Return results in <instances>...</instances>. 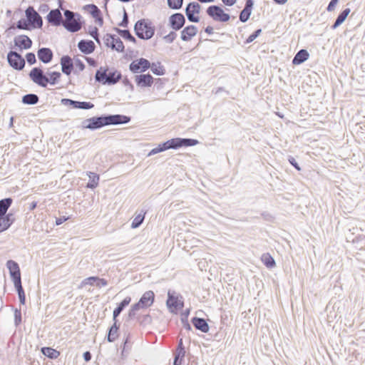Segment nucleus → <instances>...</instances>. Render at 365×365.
<instances>
[{
    "mask_svg": "<svg viewBox=\"0 0 365 365\" xmlns=\"http://www.w3.org/2000/svg\"><path fill=\"white\" fill-rule=\"evenodd\" d=\"M168 150L166 143L164 142L161 144H159L156 148L152 149L149 153L148 154V156H151L153 155H155L157 153H159L163 151H165Z\"/></svg>",
    "mask_w": 365,
    "mask_h": 365,
    "instance_id": "obj_41",
    "label": "nucleus"
},
{
    "mask_svg": "<svg viewBox=\"0 0 365 365\" xmlns=\"http://www.w3.org/2000/svg\"><path fill=\"white\" fill-rule=\"evenodd\" d=\"M113 324L108 329L106 336L108 342H113L118 336L119 326L117 325V322L113 321Z\"/></svg>",
    "mask_w": 365,
    "mask_h": 365,
    "instance_id": "obj_27",
    "label": "nucleus"
},
{
    "mask_svg": "<svg viewBox=\"0 0 365 365\" xmlns=\"http://www.w3.org/2000/svg\"><path fill=\"white\" fill-rule=\"evenodd\" d=\"M198 143V140L192 138H182V147L194 146Z\"/></svg>",
    "mask_w": 365,
    "mask_h": 365,
    "instance_id": "obj_47",
    "label": "nucleus"
},
{
    "mask_svg": "<svg viewBox=\"0 0 365 365\" xmlns=\"http://www.w3.org/2000/svg\"><path fill=\"white\" fill-rule=\"evenodd\" d=\"M64 16L65 20L62 25L67 31L75 33L81 29V16L79 14L66 9Z\"/></svg>",
    "mask_w": 365,
    "mask_h": 365,
    "instance_id": "obj_5",
    "label": "nucleus"
},
{
    "mask_svg": "<svg viewBox=\"0 0 365 365\" xmlns=\"http://www.w3.org/2000/svg\"><path fill=\"white\" fill-rule=\"evenodd\" d=\"M261 260L263 262V264L269 269H272L276 265L274 259L268 252L264 253L262 255Z\"/></svg>",
    "mask_w": 365,
    "mask_h": 365,
    "instance_id": "obj_31",
    "label": "nucleus"
},
{
    "mask_svg": "<svg viewBox=\"0 0 365 365\" xmlns=\"http://www.w3.org/2000/svg\"><path fill=\"white\" fill-rule=\"evenodd\" d=\"M115 31L124 39L135 43V38L130 34L129 30L115 28Z\"/></svg>",
    "mask_w": 365,
    "mask_h": 365,
    "instance_id": "obj_35",
    "label": "nucleus"
},
{
    "mask_svg": "<svg viewBox=\"0 0 365 365\" xmlns=\"http://www.w3.org/2000/svg\"><path fill=\"white\" fill-rule=\"evenodd\" d=\"M207 14L215 21L227 22L230 19V15L225 13L223 9L217 5H211L206 10Z\"/></svg>",
    "mask_w": 365,
    "mask_h": 365,
    "instance_id": "obj_8",
    "label": "nucleus"
},
{
    "mask_svg": "<svg viewBox=\"0 0 365 365\" xmlns=\"http://www.w3.org/2000/svg\"><path fill=\"white\" fill-rule=\"evenodd\" d=\"M86 175L89 178V181L86 185L87 188L94 189L98 185L100 177L98 174L93 172H87Z\"/></svg>",
    "mask_w": 365,
    "mask_h": 365,
    "instance_id": "obj_28",
    "label": "nucleus"
},
{
    "mask_svg": "<svg viewBox=\"0 0 365 365\" xmlns=\"http://www.w3.org/2000/svg\"><path fill=\"white\" fill-rule=\"evenodd\" d=\"M135 81L138 86L150 87L153 83V78L149 74H140L135 76Z\"/></svg>",
    "mask_w": 365,
    "mask_h": 365,
    "instance_id": "obj_19",
    "label": "nucleus"
},
{
    "mask_svg": "<svg viewBox=\"0 0 365 365\" xmlns=\"http://www.w3.org/2000/svg\"><path fill=\"white\" fill-rule=\"evenodd\" d=\"M88 6L91 8L90 13L93 18H96L97 16L101 15V10L95 4L88 5Z\"/></svg>",
    "mask_w": 365,
    "mask_h": 365,
    "instance_id": "obj_51",
    "label": "nucleus"
},
{
    "mask_svg": "<svg viewBox=\"0 0 365 365\" xmlns=\"http://www.w3.org/2000/svg\"><path fill=\"white\" fill-rule=\"evenodd\" d=\"M185 18L181 13H175L169 17V26L174 31H179L185 24Z\"/></svg>",
    "mask_w": 365,
    "mask_h": 365,
    "instance_id": "obj_14",
    "label": "nucleus"
},
{
    "mask_svg": "<svg viewBox=\"0 0 365 365\" xmlns=\"http://www.w3.org/2000/svg\"><path fill=\"white\" fill-rule=\"evenodd\" d=\"M253 6H254V1L253 0H247L246 2H245V5L244 9H247V10L252 11Z\"/></svg>",
    "mask_w": 365,
    "mask_h": 365,
    "instance_id": "obj_61",
    "label": "nucleus"
},
{
    "mask_svg": "<svg viewBox=\"0 0 365 365\" xmlns=\"http://www.w3.org/2000/svg\"><path fill=\"white\" fill-rule=\"evenodd\" d=\"M339 0H331L328 4L327 10L328 11H332L334 10L336 5Z\"/></svg>",
    "mask_w": 365,
    "mask_h": 365,
    "instance_id": "obj_60",
    "label": "nucleus"
},
{
    "mask_svg": "<svg viewBox=\"0 0 365 365\" xmlns=\"http://www.w3.org/2000/svg\"><path fill=\"white\" fill-rule=\"evenodd\" d=\"M41 351L44 356L51 359H56L60 356V352L51 347H42Z\"/></svg>",
    "mask_w": 365,
    "mask_h": 365,
    "instance_id": "obj_30",
    "label": "nucleus"
},
{
    "mask_svg": "<svg viewBox=\"0 0 365 365\" xmlns=\"http://www.w3.org/2000/svg\"><path fill=\"white\" fill-rule=\"evenodd\" d=\"M30 79L36 84L46 88L48 83V78L43 73V71L40 67L33 68L29 73Z\"/></svg>",
    "mask_w": 365,
    "mask_h": 365,
    "instance_id": "obj_9",
    "label": "nucleus"
},
{
    "mask_svg": "<svg viewBox=\"0 0 365 365\" xmlns=\"http://www.w3.org/2000/svg\"><path fill=\"white\" fill-rule=\"evenodd\" d=\"M107 71L108 68L100 67L95 75L96 81L103 85H113L118 82L122 77L121 73L116 70L108 73Z\"/></svg>",
    "mask_w": 365,
    "mask_h": 365,
    "instance_id": "obj_3",
    "label": "nucleus"
},
{
    "mask_svg": "<svg viewBox=\"0 0 365 365\" xmlns=\"http://www.w3.org/2000/svg\"><path fill=\"white\" fill-rule=\"evenodd\" d=\"M130 348H131V341L130 340V334H128L124 341V343H123V351L125 350L130 349Z\"/></svg>",
    "mask_w": 365,
    "mask_h": 365,
    "instance_id": "obj_57",
    "label": "nucleus"
},
{
    "mask_svg": "<svg viewBox=\"0 0 365 365\" xmlns=\"http://www.w3.org/2000/svg\"><path fill=\"white\" fill-rule=\"evenodd\" d=\"M115 35L114 34H106L104 36H103V41H104V43L106 44V46L107 47H110V43L112 42V40H113L115 38Z\"/></svg>",
    "mask_w": 365,
    "mask_h": 365,
    "instance_id": "obj_52",
    "label": "nucleus"
},
{
    "mask_svg": "<svg viewBox=\"0 0 365 365\" xmlns=\"http://www.w3.org/2000/svg\"><path fill=\"white\" fill-rule=\"evenodd\" d=\"M135 35L140 39H150L155 34V27L148 19L138 20L134 25Z\"/></svg>",
    "mask_w": 365,
    "mask_h": 365,
    "instance_id": "obj_4",
    "label": "nucleus"
},
{
    "mask_svg": "<svg viewBox=\"0 0 365 365\" xmlns=\"http://www.w3.org/2000/svg\"><path fill=\"white\" fill-rule=\"evenodd\" d=\"M14 46L18 47L20 50L29 49L32 46L31 39L26 35H19L14 39Z\"/></svg>",
    "mask_w": 365,
    "mask_h": 365,
    "instance_id": "obj_17",
    "label": "nucleus"
},
{
    "mask_svg": "<svg viewBox=\"0 0 365 365\" xmlns=\"http://www.w3.org/2000/svg\"><path fill=\"white\" fill-rule=\"evenodd\" d=\"M197 33V28L194 25H189L182 30L180 38L183 41H189Z\"/></svg>",
    "mask_w": 365,
    "mask_h": 365,
    "instance_id": "obj_22",
    "label": "nucleus"
},
{
    "mask_svg": "<svg viewBox=\"0 0 365 365\" xmlns=\"http://www.w3.org/2000/svg\"><path fill=\"white\" fill-rule=\"evenodd\" d=\"M309 57V53L306 49L299 50L292 59L293 65H299L306 61Z\"/></svg>",
    "mask_w": 365,
    "mask_h": 365,
    "instance_id": "obj_25",
    "label": "nucleus"
},
{
    "mask_svg": "<svg viewBox=\"0 0 365 365\" xmlns=\"http://www.w3.org/2000/svg\"><path fill=\"white\" fill-rule=\"evenodd\" d=\"M6 267L9 270L10 277L17 294H19L24 293L21 284V270L19 264L16 262L10 259L6 262Z\"/></svg>",
    "mask_w": 365,
    "mask_h": 365,
    "instance_id": "obj_6",
    "label": "nucleus"
},
{
    "mask_svg": "<svg viewBox=\"0 0 365 365\" xmlns=\"http://www.w3.org/2000/svg\"><path fill=\"white\" fill-rule=\"evenodd\" d=\"M47 74L49 76L48 83L51 85H55L58 83L61 74L58 71L48 72Z\"/></svg>",
    "mask_w": 365,
    "mask_h": 365,
    "instance_id": "obj_39",
    "label": "nucleus"
},
{
    "mask_svg": "<svg viewBox=\"0 0 365 365\" xmlns=\"http://www.w3.org/2000/svg\"><path fill=\"white\" fill-rule=\"evenodd\" d=\"M94 107V104L91 102L86 101H77L76 108L77 109L88 110Z\"/></svg>",
    "mask_w": 365,
    "mask_h": 365,
    "instance_id": "obj_44",
    "label": "nucleus"
},
{
    "mask_svg": "<svg viewBox=\"0 0 365 365\" xmlns=\"http://www.w3.org/2000/svg\"><path fill=\"white\" fill-rule=\"evenodd\" d=\"M26 59L29 65H33L36 62V56L34 53H27L26 55Z\"/></svg>",
    "mask_w": 365,
    "mask_h": 365,
    "instance_id": "obj_54",
    "label": "nucleus"
},
{
    "mask_svg": "<svg viewBox=\"0 0 365 365\" xmlns=\"http://www.w3.org/2000/svg\"><path fill=\"white\" fill-rule=\"evenodd\" d=\"M46 19L53 26H58L63 24L62 14L58 9L51 10L46 16Z\"/></svg>",
    "mask_w": 365,
    "mask_h": 365,
    "instance_id": "obj_16",
    "label": "nucleus"
},
{
    "mask_svg": "<svg viewBox=\"0 0 365 365\" xmlns=\"http://www.w3.org/2000/svg\"><path fill=\"white\" fill-rule=\"evenodd\" d=\"M110 48L118 52H124L125 48L123 41L118 36H115V38L112 40Z\"/></svg>",
    "mask_w": 365,
    "mask_h": 365,
    "instance_id": "obj_34",
    "label": "nucleus"
},
{
    "mask_svg": "<svg viewBox=\"0 0 365 365\" xmlns=\"http://www.w3.org/2000/svg\"><path fill=\"white\" fill-rule=\"evenodd\" d=\"M289 163L298 171L301 170V168L299 165L298 163L296 161L295 158L292 156L288 157Z\"/></svg>",
    "mask_w": 365,
    "mask_h": 365,
    "instance_id": "obj_56",
    "label": "nucleus"
},
{
    "mask_svg": "<svg viewBox=\"0 0 365 365\" xmlns=\"http://www.w3.org/2000/svg\"><path fill=\"white\" fill-rule=\"evenodd\" d=\"M49 10V6L46 4H41L39 6L38 11L41 13H46Z\"/></svg>",
    "mask_w": 365,
    "mask_h": 365,
    "instance_id": "obj_62",
    "label": "nucleus"
},
{
    "mask_svg": "<svg viewBox=\"0 0 365 365\" xmlns=\"http://www.w3.org/2000/svg\"><path fill=\"white\" fill-rule=\"evenodd\" d=\"M15 220L14 214L11 212L0 215V232L8 230Z\"/></svg>",
    "mask_w": 365,
    "mask_h": 365,
    "instance_id": "obj_18",
    "label": "nucleus"
},
{
    "mask_svg": "<svg viewBox=\"0 0 365 365\" xmlns=\"http://www.w3.org/2000/svg\"><path fill=\"white\" fill-rule=\"evenodd\" d=\"M145 215V212H143V213H140L137 216H135V217L133 219V220L132 222L131 227L137 228V227H140L144 220Z\"/></svg>",
    "mask_w": 365,
    "mask_h": 365,
    "instance_id": "obj_40",
    "label": "nucleus"
},
{
    "mask_svg": "<svg viewBox=\"0 0 365 365\" xmlns=\"http://www.w3.org/2000/svg\"><path fill=\"white\" fill-rule=\"evenodd\" d=\"M150 62L144 58L133 61L129 65L130 71L133 73H143L150 68Z\"/></svg>",
    "mask_w": 365,
    "mask_h": 365,
    "instance_id": "obj_12",
    "label": "nucleus"
},
{
    "mask_svg": "<svg viewBox=\"0 0 365 365\" xmlns=\"http://www.w3.org/2000/svg\"><path fill=\"white\" fill-rule=\"evenodd\" d=\"M78 48L84 54H91L95 51L96 45L91 40H81L78 43Z\"/></svg>",
    "mask_w": 365,
    "mask_h": 365,
    "instance_id": "obj_21",
    "label": "nucleus"
},
{
    "mask_svg": "<svg viewBox=\"0 0 365 365\" xmlns=\"http://www.w3.org/2000/svg\"><path fill=\"white\" fill-rule=\"evenodd\" d=\"M16 28L21 30H31V26L27 19H21L16 23Z\"/></svg>",
    "mask_w": 365,
    "mask_h": 365,
    "instance_id": "obj_43",
    "label": "nucleus"
},
{
    "mask_svg": "<svg viewBox=\"0 0 365 365\" xmlns=\"http://www.w3.org/2000/svg\"><path fill=\"white\" fill-rule=\"evenodd\" d=\"M129 23L128 16L126 11L124 9L123 19L120 23L118 24L119 26L127 27Z\"/></svg>",
    "mask_w": 365,
    "mask_h": 365,
    "instance_id": "obj_55",
    "label": "nucleus"
},
{
    "mask_svg": "<svg viewBox=\"0 0 365 365\" xmlns=\"http://www.w3.org/2000/svg\"><path fill=\"white\" fill-rule=\"evenodd\" d=\"M38 101V96L34 93H29L22 97V103L26 105H35Z\"/></svg>",
    "mask_w": 365,
    "mask_h": 365,
    "instance_id": "obj_32",
    "label": "nucleus"
},
{
    "mask_svg": "<svg viewBox=\"0 0 365 365\" xmlns=\"http://www.w3.org/2000/svg\"><path fill=\"white\" fill-rule=\"evenodd\" d=\"M262 33V29H258L255 30L252 34H250L245 41V43H250L257 38Z\"/></svg>",
    "mask_w": 365,
    "mask_h": 365,
    "instance_id": "obj_48",
    "label": "nucleus"
},
{
    "mask_svg": "<svg viewBox=\"0 0 365 365\" xmlns=\"http://www.w3.org/2000/svg\"><path fill=\"white\" fill-rule=\"evenodd\" d=\"M62 72L69 76L73 69V62L69 56H63L61 58Z\"/></svg>",
    "mask_w": 365,
    "mask_h": 365,
    "instance_id": "obj_23",
    "label": "nucleus"
},
{
    "mask_svg": "<svg viewBox=\"0 0 365 365\" xmlns=\"http://www.w3.org/2000/svg\"><path fill=\"white\" fill-rule=\"evenodd\" d=\"M176 31H170L168 35L163 36L164 41L168 43H171L177 37Z\"/></svg>",
    "mask_w": 365,
    "mask_h": 365,
    "instance_id": "obj_49",
    "label": "nucleus"
},
{
    "mask_svg": "<svg viewBox=\"0 0 365 365\" xmlns=\"http://www.w3.org/2000/svg\"><path fill=\"white\" fill-rule=\"evenodd\" d=\"M251 14H252L251 11L243 9L240 14V16H239L240 21L242 23L247 22L248 21V19H250Z\"/></svg>",
    "mask_w": 365,
    "mask_h": 365,
    "instance_id": "obj_45",
    "label": "nucleus"
},
{
    "mask_svg": "<svg viewBox=\"0 0 365 365\" xmlns=\"http://www.w3.org/2000/svg\"><path fill=\"white\" fill-rule=\"evenodd\" d=\"M150 68L152 72L157 76H163L165 73V69L164 66L161 65L160 62L151 63Z\"/></svg>",
    "mask_w": 365,
    "mask_h": 365,
    "instance_id": "obj_36",
    "label": "nucleus"
},
{
    "mask_svg": "<svg viewBox=\"0 0 365 365\" xmlns=\"http://www.w3.org/2000/svg\"><path fill=\"white\" fill-rule=\"evenodd\" d=\"M168 150L169 149H178L182 148V138H172L169 140L165 141Z\"/></svg>",
    "mask_w": 365,
    "mask_h": 365,
    "instance_id": "obj_37",
    "label": "nucleus"
},
{
    "mask_svg": "<svg viewBox=\"0 0 365 365\" xmlns=\"http://www.w3.org/2000/svg\"><path fill=\"white\" fill-rule=\"evenodd\" d=\"M28 21L33 28H41L43 20L41 16L36 12L34 8L29 6L25 11Z\"/></svg>",
    "mask_w": 365,
    "mask_h": 365,
    "instance_id": "obj_11",
    "label": "nucleus"
},
{
    "mask_svg": "<svg viewBox=\"0 0 365 365\" xmlns=\"http://www.w3.org/2000/svg\"><path fill=\"white\" fill-rule=\"evenodd\" d=\"M350 13V9H344L336 17L334 23L331 26L332 29H336L339 27L346 19L347 16Z\"/></svg>",
    "mask_w": 365,
    "mask_h": 365,
    "instance_id": "obj_29",
    "label": "nucleus"
},
{
    "mask_svg": "<svg viewBox=\"0 0 365 365\" xmlns=\"http://www.w3.org/2000/svg\"><path fill=\"white\" fill-rule=\"evenodd\" d=\"M7 61L11 67L17 71H21L25 66V60L16 51H11L7 54Z\"/></svg>",
    "mask_w": 365,
    "mask_h": 365,
    "instance_id": "obj_10",
    "label": "nucleus"
},
{
    "mask_svg": "<svg viewBox=\"0 0 365 365\" xmlns=\"http://www.w3.org/2000/svg\"><path fill=\"white\" fill-rule=\"evenodd\" d=\"M130 120V118L125 115L108 114L86 119L82 124L84 128L94 130L106 125L125 124Z\"/></svg>",
    "mask_w": 365,
    "mask_h": 365,
    "instance_id": "obj_1",
    "label": "nucleus"
},
{
    "mask_svg": "<svg viewBox=\"0 0 365 365\" xmlns=\"http://www.w3.org/2000/svg\"><path fill=\"white\" fill-rule=\"evenodd\" d=\"M131 301L130 297H126L113 310V320L117 322V317L120 314L123 309L127 307Z\"/></svg>",
    "mask_w": 365,
    "mask_h": 365,
    "instance_id": "obj_26",
    "label": "nucleus"
},
{
    "mask_svg": "<svg viewBox=\"0 0 365 365\" xmlns=\"http://www.w3.org/2000/svg\"><path fill=\"white\" fill-rule=\"evenodd\" d=\"M88 33L93 39L98 43L101 44L99 38L98 29L96 26H89L88 28Z\"/></svg>",
    "mask_w": 365,
    "mask_h": 365,
    "instance_id": "obj_38",
    "label": "nucleus"
},
{
    "mask_svg": "<svg viewBox=\"0 0 365 365\" xmlns=\"http://www.w3.org/2000/svg\"><path fill=\"white\" fill-rule=\"evenodd\" d=\"M78 101H74L69 98H62L61 103L64 106H71L72 108H76Z\"/></svg>",
    "mask_w": 365,
    "mask_h": 365,
    "instance_id": "obj_53",
    "label": "nucleus"
},
{
    "mask_svg": "<svg viewBox=\"0 0 365 365\" xmlns=\"http://www.w3.org/2000/svg\"><path fill=\"white\" fill-rule=\"evenodd\" d=\"M107 284H108V282L105 279L98 278V279H97L96 285L98 287H105Z\"/></svg>",
    "mask_w": 365,
    "mask_h": 365,
    "instance_id": "obj_63",
    "label": "nucleus"
},
{
    "mask_svg": "<svg viewBox=\"0 0 365 365\" xmlns=\"http://www.w3.org/2000/svg\"><path fill=\"white\" fill-rule=\"evenodd\" d=\"M154 301V292L151 290L145 292L140 298L139 301L130 307L128 314L129 319H133L135 317L137 312L140 309H147L152 306Z\"/></svg>",
    "mask_w": 365,
    "mask_h": 365,
    "instance_id": "obj_2",
    "label": "nucleus"
},
{
    "mask_svg": "<svg viewBox=\"0 0 365 365\" xmlns=\"http://www.w3.org/2000/svg\"><path fill=\"white\" fill-rule=\"evenodd\" d=\"M191 322L196 329L203 333L209 331L210 327L205 319L195 317L192 319Z\"/></svg>",
    "mask_w": 365,
    "mask_h": 365,
    "instance_id": "obj_24",
    "label": "nucleus"
},
{
    "mask_svg": "<svg viewBox=\"0 0 365 365\" xmlns=\"http://www.w3.org/2000/svg\"><path fill=\"white\" fill-rule=\"evenodd\" d=\"M167 2L170 9L178 10L182 8L183 0H167Z\"/></svg>",
    "mask_w": 365,
    "mask_h": 365,
    "instance_id": "obj_42",
    "label": "nucleus"
},
{
    "mask_svg": "<svg viewBox=\"0 0 365 365\" xmlns=\"http://www.w3.org/2000/svg\"><path fill=\"white\" fill-rule=\"evenodd\" d=\"M98 279V277H90L84 279L83 283L85 284L93 285L96 282Z\"/></svg>",
    "mask_w": 365,
    "mask_h": 365,
    "instance_id": "obj_58",
    "label": "nucleus"
},
{
    "mask_svg": "<svg viewBox=\"0 0 365 365\" xmlns=\"http://www.w3.org/2000/svg\"><path fill=\"white\" fill-rule=\"evenodd\" d=\"M181 321L183 324V327L185 329L190 331L192 329V327L190 326V324H189L187 319H184L183 317L181 318Z\"/></svg>",
    "mask_w": 365,
    "mask_h": 365,
    "instance_id": "obj_64",
    "label": "nucleus"
},
{
    "mask_svg": "<svg viewBox=\"0 0 365 365\" xmlns=\"http://www.w3.org/2000/svg\"><path fill=\"white\" fill-rule=\"evenodd\" d=\"M166 305L169 309H174L177 311L183 307L184 302L179 299L178 296L175 295V292L171 293L170 291H169L168 293Z\"/></svg>",
    "mask_w": 365,
    "mask_h": 365,
    "instance_id": "obj_15",
    "label": "nucleus"
},
{
    "mask_svg": "<svg viewBox=\"0 0 365 365\" xmlns=\"http://www.w3.org/2000/svg\"><path fill=\"white\" fill-rule=\"evenodd\" d=\"M138 320L140 325L146 326L148 324H150L152 322V317L150 314H145L140 317L138 318Z\"/></svg>",
    "mask_w": 365,
    "mask_h": 365,
    "instance_id": "obj_46",
    "label": "nucleus"
},
{
    "mask_svg": "<svg viewBox=\"0 0 365 365\" xmlns=\"http://www.w3.org/2000/svg\"><path fill=\"white\" fill-rule=\"evenodd\" d=\"M201 6L197 2L189 3L185 8V14L189 21L197 23L200 21L199 16H195L200 12Z\"/></svg>",
    "mask_w": 365,
    "mask_h": 365,
    "instance_id": "obj_13",
    "label": "nucleus"
},
{
    "mask_svg": "<svg viewBox=\"0 0 365 365\" xmlns=\"http://www.w3.org/2000/svg\"><path fill=\"white\" fill-rule=\"evenodd\" d=\"M38 59L43 63H50L53 57V51L49 48H40L37 51Z\"/></svg>",
    "mask_w": 365,
    "mask_h": 365,
    "instance_id": "obj_20",
    "label": "nucleus"
},
{
    "mask_svg": "<svg viewBox=\"0 0 365 365\" xmlns=\"http://www.w3.org/2000/svg\"><path fill=\"white\" fill-rule=\"evenodd\" d=\"M21 309H14V324L17 327L21 323Z\"/></svg>",
    "mask_w": 365,
    "mask_h": 365,
    "instance_id": "obj_50",
    "label": "nucleus"
},
{
    "mask_svg": "<svg viewBox=\"0 0 365 365\" xmlns=\"http://www.w3.org/2000/svg\"><path fill=\"white\" fill-rule=\"evenodd\" d=\"M13 200L11 197H6L0 200V215H4L11 207Z\"/></svg>",
    "mask_w": 365,
    "mask_h": 365,
    "instance_id": "obj_33",
    "label": "nucleus"
},
{
    "mask_svg": "<svg viewBox=\"0 0 365 365\" xmlns=\"http://www.w3.org/2000/svg\"><path fill=\"white\" fill-rule=\"evenodd\" d=\"M75 66L76 68H78L79 69L80 71H83L85 68V64L79 58L75 59Z\"/></svg>",
    "mask_w": 365,
    "mask_h": 365,
    "instance_id": "obj_59",
    "label": "nucleus"
},
{
    "mask_svg": "<svg viewBox=\"0 0 365 365\" xmlns=\"http://www.w3.org/2000/svg\"><path fill=\"white\" fill-rule=\"evenodd\" d=\"M6 267L9 270L10 277L17 294H19L24 293L21 284V270L19 264L16 262L10 259L6 262Z\"/></svg>",
    "mask_w": 365,
    "mask_h": 365,
    "instance_id": "obj_7",
    "label": "nucleus"
}]
</instances>
